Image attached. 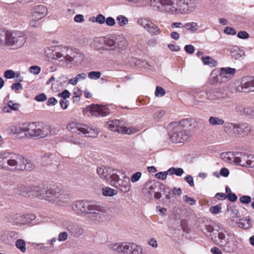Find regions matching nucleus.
Here are the masks:
<instances>
[{"label":"nucleus","mask_w":254,"mask_h":254,"mask_svg":"<svg viewBox=\"0 0 254 254\" xmlns=\"http://www.w3.org/2000/svg\"><path fill=\"white\" fill-rule=\"evenodd\" d=\"M138 131V129L133 127H127L121 125L120 129H119L120 133L130 134L135 133Z\"/></svg>","instance_id":"c9c22d12"},{"label":"nucleus","mask_w":254,"mask_h":254,"mask_svg":"<svg viewBox=\"0 0 254 254\" xmlns=\"http://www.w3.org/2000/svg\"><path fill=\"white\" fill-rule=\"evenodd\" d=\"M29 70L32 74L38 75L41 71V67L38 65H32L29 67Z\"/></svg>","instance_id":"de8ad7c7"},{"label":"nucleus","mask_w":254,"mask_h":254,"mask_svg":"<svg viewBox=\"0 0 254 254\" xmlns=\"http://www.w3.org/2000/svg\"><path fill=\"white\" fill-rule=\"evenodd\" d=\"M7 31H4L0 29V46H6Z\"/></svg>","instance_id":"a19ab883"},{"label":"nucleus","mask_w":254,"mask_h":254,"mask_svg":"<svg viewBox=\"0 0 254 254\" xmlns=\"http://www.w3.org/2000/svg\"><path fill=\"white\" fill-rule=\"evenodd\" d=\"M105 17L102 14H99L97 15L95 18V22L97 23L102 24L105 22Z\"/></svg>","instance_id":"e2e57ef3"},{"label":"nucleus","mask_w":254,"mask_h":254,"mask_svg":"<svg viewBox=\"0 0 254 254\" xmlns=\"http://www.w3.org/2000/svg\"><path fill=\"white\" fill-rule=\"evenodd\" d=\"M6 157L5 158L6 164L10 167L27 170L32 168V165L19 154L8 151V154Z\"/></svg>","instance_id":"0eeeda50"},{"label":"nucleus","mask_w":254,"mask_h":254,"mask_svg":"<svg viewBox=\"0 0 254 254\" xmlns=\"http://www.w3.org/2000/svg\"><path fill=\"white\" fill-rule=\"evenodd\" d=\"M82 91L78 87H75L73 89L72 94L73 98L76 100H79L82 95Z\"/></svg>","instance_id":"c03bdc74"},{"label":"nucleus","mask_w":254,"mask_h":254,"mask_svg":"<svg viewBox=\"0 0 254 254\" xmlns=\"http://www.w3.org/2000/svg\"><path fill=\"white\" fill-rule=\"evenodd\" d=\"M68 141L75 144V145H80L82 143V140L78 137H76L73 136H71L69 137L67 139Z\"/></svg>","instance_id":"49530a36"},{"label":"nucleus","mask_w":254,"mask_h":254,"mask_svg":"<svg viewBox=\"0 0 254 254\" xmlns=\"http://www.w3.org/2000/svg\"><path fill=\"white\" fill-rule=\"evenodd\" d=\"M236 154V152H223L220 155V158L223 161L227 163L235 164Z\"/></svg>","instance_id":"b1692460"},{"label":"nucleus","mask_w":254,"mask_h":254,"mask_svg":"<svg viewBox=\"0 0 254 254\" xmlns=\"http://www.w3.org/2000/svg\"><path fill=\"white\" fill-rule=\"evenodd\" d=\"M121 125L120 122L118 120H114L107 122L105 124V127L113 131L119 132Z\"/></svg>","instance_id":"393cba45"},{"label":"nucleus","mask_w":254,"mask_h":254,"mask_svg":"<svg viewBox=\"0 0 254 254\" xmlns=\"http://www.w3.org/2000/svg\"><path fill=\"white\" fill-rule=\"evenodd\" d=\"M206 95L207 99L213 101H220L229 98L228 90L225 87L208 91Z\"/></svg>","instance_id":"2eb2a0df"},{"label":"nucleus","mask_w":254,"mask_h":254,"mask_svg":"<svg viewBox=\"0 0 254 254\" xmlns=\"http://www.w3.org/2000/svg\"><path fill=\"white\" fill-rule=\"evenodd\" d=\"M102 194L106 196H113L118 194V191L116 190L107 187L102 189Z\"/></svg>","instance_id":"f704fd0d"},{"label":"nucleus","mask_w":254,"mask_h":254,"mask_svg":"<svg viewBox=\"0 0 254 254\" xmlns=\"http://www.w3.org/2000/svg\"><path fill=\"white\" fill-rule=\"evenodd\" d=\"M128 46V40L124 37H120L117 41L111 37H96L91 44L93 49L102 53L105 51L111 53L116 50L119 51L125 50Z\"/></svg>","instance_id":"20e7f679"},{"label":"nucleus","mask_w":254,"mask_h":254,"mask_svg":"<svg viewBox=\"0 0 254 254\" xmlns=\"http://www.w3.org/2000/svg\"><path fill=\"white\" fill-rule=\"evenodd\" d=\"M239 127H240L239 125L237 124L233 123H227L225 125V130L226 132H230L233 129L238 128Z\"/></svg>","instance_id":"37998d69"},{"label":"nucleus","mask_w":254,"mask_h":254,"mask_svg":"<svg viewBox=\"0 0 254 254\" xmlns=\"http://www.w3.org/2000/svg\"><path fill=\"white\" fill-rule=\"evenodd\" d=\"M48 133V128L47 127H40L38 123H35L32 137L42 138L47 136Z\"/></svg>","instance_id":"5701e85b"},{"label":"nucleus","mask_w":254,"mask_h":254,"mask_svg":"<svg viewBox=\"0 0 254 254\" xmlns=\"http://www.w3.org/2000/svg\"><path fill=\"white\" fill-rule=\"evenodd\" d=\"M231 56L236 60L240 59L245 57V52L237 46H233L230 49Z\"/></svg>","instance_id":"a878e982"},{"label":"nucleus","mask_w":254,"mask_h":254,"mask_svg":"<svg viewBox=\"0 0 254 254\" xmlns=\"http://www.w3.org/2000/svg\"><path fill=\"white\" fill-rule=\"evenodd\" d=\"M137 23L152 35H158L161 33L160 29L148 18H139L137 20Z\"/></svg>","instance_id":"ddd939ff"},{"label":"nucleus","mask_w":254,"mask_h":254,"mask_svg":"<svg viewBox=\"0 0 254 254\" xmlns=\"http://www.w3.org/2000/svg\"><path fill=\"white\" fill-rule=\"evenodd\" d=\"M15 245L16 248L18 249L21 253L24 254L26 252L27 248L25 240L21 239H17L15 242Z\"/></svg>","instance_id":"473e14b6"},{"label":"nucleus","mask_w":254,"mask_h":254,"mask_svg":"<svg viewBox=\"0 0 254 254\" xmlns=\"http://www.w3.org/2000/svg\"><path fill=\"white\" fill-rule=\"evenodd\" d=\"M118 25L120 27H124L128 23V18L124 15H119L116 18Z\"/></svg>","instance_id":"58836bf2"},{"label":"nucleus","mask_w":254,"mask_h":254,"mask_svg":"<svg viewBox=\"0 0 254 254\" xmlns=\"http://www.w3.org/2000/svg\"><path fill=\"white\" fill-rule=\"evenodd\" d=\"M15 72L11 69L7 70L4 72V76L6 78L11 79L15 77Z\"/></svg>","instance_id":"864d4df0"},{"label":"nucleus","mask_w":254,"mask_h":254,"mask_svg":"<svg viewBox=\"0 0 254 254\" xmlns=\"http://www.w3.org/2000/svg\"><path fill=\"white\" fill-rule=\"evenodd\" d=\"M48 13V9L46 6L44 4H36L31 7L29 15L42 19L46 16Z\"/></svg>","instance_id":"aec40b11"},{"label":"nucleus","mask_w":254,"mask_h":254,"mask_svg":"<svg viewBox=\"0 0 254 254\" xmlns=\"http://www.w3.org/2000/svg\"><path fill=\"white\" fill-rule=\"evenodd\" d=\"M39 197L58 206L65 207L70 200L69 195L57 188L42 189L30 187L29 197Z\"/></svg>","instance_id":"7ed1b4c3"},{"label":"nucleus","mask_w":254,"mask_h":254,"mask_svg":"<svg viewBox=\"0 0 254 254\" xmlns=\"http://www.w3.org/2000/svg\"><path fill=\"white\" fill-rule=\"evenodd\" d=\"M220 70L223 73L226 74L227 75H230L231 78L232 77L236 72L235 68L229 67H222L221 68Z\"/></svg>","instance_id":"79ce46f5"},{"label":"nucleus","mask_w":254,"mask_h":254,"mask_svg":"<svg viewBox=\"0 0 254 254\" xmlns=\"http://www.w3.org/2000/svg\"><path fill=\"white\" fill-rule=\"evenodd\" d=\"M6 46L11 47L14 49L22 47L26 43V36L19 31H7Z\"/></svg>","instance_id":"9d476101"},{"label":"nucleus","mask_w":254,"mask_h":254,"mask_svg":"<svg viewBox=\"0 0 254 254\" xmlns=\"http://www.w3.org/2000/svg\"><path fill=\"white\" fill-rule=\"evenodd\" d=\"M87 78V75L85 73H81L77 74L74 77L68 80V84L72 85H76L79 82L85 80Z\"/></svg>","instance_id":"cd10ccee"},{"label":"nucleus","mask_w":254,"mask_h":254,"mask_svg":"<svg viewBox=\"0 0 254 254\" xmlns=\"http://www.w3.org/2000/svg\"><path fill=\"white\" fill-rule=\"evenodd\" d=\"M210 82L211 84L223 83L220 73L216 70H213L210 76Z\"/></svg>","instance_id":"7c9ffc66"},{"label":"nucleus","mask_w":254,"mask_h":254,"mask_svg":"<svg viewBox=\"0 0 254 254\" xmlns=\"http://www.w3.org/2000/svg\"><path fill=\"white\" fill-rule=\"evenodd\" d=\"M184 28L190 32L195 33L199 29V25L195 22H189L184 25Z\"/></svg>","instance_id":"c85d7f7f"},{"label":"nucleus","mask_w":254,"mask_h":254,"mask_svg":"<svg viewBox=\"0 0 254 254\" xmlns=\"http://www.w3.org/2000/svg\"><path fill=\"white\" fill-rule=\"evenodd\" d=\"M70 96V93L66 89L64 90L62 92L58 94V96L63 98V99L65 100Z\"/></svg>","instance_id":"bf43d9fd"},{"label":"nucleus","mask_w":254,"mask_h":254,"mask_svg":"<svg viewBox=\"0 0 254 254\" xmlns=\"http://www.w3.org/2000/svg\"><path fill=\"white\" fill-rule=\"evenodd\" d=\"M155 10L169 15H184L195 9L193 0H147Z\"/></svg>","instance_id":"f257e3e1"},{"label":"nucleus","mask_w":254,"mask_h":254,"mask_svg":"<svg viewBox=\"0 0 254 254\" xmlns=\"http://www.w3.org/2000/svg\"><path fill=\"white\" fill-rule=\"evenodd\" d=\"M235 164L242 167H254V155L246 152H236Z\"/></svg>","instance_id":"9b49d317"},{"label":"nucleus","mask_w":254,"mask_h":254,"mask_svg":"<svg viewBox=\"0 0 254 254\" xmlns=\"http://www.w3.org/2000/svg\"><path fill=\"white\" fill-rule=\"evenodd\" d=\"M83 114L88 116H106L110 113L109 107L106 106H100L98 105H91L83 111Z\"/></svg>","instance_id":"f8f14e48"},{"label":"nucleus","mask_w":254,"mask_h":254,"mask_svg":"<svg viewBox=\"0 0 254 254\" xmlns=\"http://www.w3.org/2000/svg\"><path fill=\"white\" fill-rule=\"evenodd\" d=\"M66 128L71 133L78 134L82 133L88 137H95L99 134L98 128L90 127L85 124L75 122L69 123L67 125Z\"/></svg>","instance_id":"6e6552de"},{"label":"nucleus","mask_w":254,"mask_h":254,"mask_svg":"<svg viewBox=\"0 0 254 254\" xmlns=\"http://www.w3.org/2000/svg\"><path fill=\"white\" fill-rule=\"evenodd\" d=\"M8 105L9 106L11 111V110L17 111V110H18L19 107V104L14 103L12 101H9L8 102Z\"/></svg>","instance_id":"338daca9"},{"label":"nucleus","mask_w":254,"mask_h":254,"mask_svg":"<svg viewBox=\"0 0 254 254\" xmlns=\"http://www.w3.org/2000/svg\"><path fill=\"white\" fill-rule=\"evenodd\" d=\"M165 114V112L164 110H158L154 113V118L155 120H159L162 117L164 116Z\"/></svg>","instance_id":"0e129e2a"},{"label":"nucleus","mask_w":254,"mask_h":254,"mask_svg":"<svg viewBox=\"0 0 254 254\" xmlns=\"http://www.w3.org/2000/svg\"><path fill=\"white\" fill-rule=\"evenodd\" d=\"M110 185L124 193L128 192L131 188V184L129 178L125 175L123 179H120L118 174H117V178L114 179L112 181H111Z\"/></svg>","instance_id":"4468645a"},{"label":"nucleus","mask_w":254,"mask_h":254,"mask_svg":"<svg viewBox=\"0 0 254 254\" xmlns=\"http://www.w3.org/2000/svg\"><path fill=\"white\" fill-rule=\"evenodd\" d=\"M203 64L211 67H214L217 65V62L209 56H202L201 58Z\"/></svg>","instance_id":"c756f323"},{"label":"nucleus","mask_w":254,"mask_h":254,"mask_svg":"<svg viewBox=\"0 0 254 254\" xmlns=\"http://www.w3.org/2000/svg\"><path fill=\"white\" fill-rule=\"evenodd\" d=\"M67 236L68 235L66 232H61L58 235L57 240L60 242L65 241L67 239Z\"/></svg>","instance_id":"4d7b16f0"},{"label":"nucleus","mask_w":254,"mask_h":254,"mask_svg":"<svg viewBox=\"0 0 254 254\" xmlns=\"http://www.w3.org/2000/svg\"><path fill=\"white\" fill-rule=\"evenodd\" d=\"M208 121L213 126L222 125L224 123V121L222 118L213 116L209 117Z\"/></svg>","instance_id":"ea45409f"},{"label":"nucleus","mask_w":254,"mask_h":254,"mask_svg":"<svg viewBox=\"0 0 254 254\" xmlns=\"http://www.w3.org/2000/svg\"><path fill=\"white\" fill-rule=\"evenodd\" d=\"M8 154L7 151H0V168L5 169L7 168V165L5 163V158H6Z\"/></svg>","instance_id":"e433bc0d"},{"label":"nucleus","mask_w":254,"mask_h":254,"mask_svg":"<svg viewBox=\"0 0 254 254\" xmlns=\"http://www.w3.org/2000/svg\"><path fill=\"white\" fill-rule=\"evenodd\" d=\"M101 75V73L100 71H92L88 73V77L92 80H97L99 79Z\"/></svg>","instance_id":"a18cd8bd"},{"label":"nucleus","mask_w":254,"mask_h":254,"mask_svg":"<svg viewBox=\"0 0 254 254\" xmlns=\"http://www.w3.org/2000/svg\"><path fill=\"white\" fill-rule=\"evenodd\" d=\"M47 96L45 93H41L35 97L34 99L37 102H44L47 100Z\"/></svg>","instance_id":"680f3d73"},{"label":"nucleus","mask_w":254,"mask_h":254,"mask_svg":"<svg viewBox=\"0 0 254 254\" xmlns=\"http://www.w3.org/2000/svg\"><path fill=\"white\" fill-rule=\"evenodd\" d=\"M30 187L21 186L18 187L17 192L21 195L24 196H29Z\"/></svg>","instance_id":"4c0bfd02"},{"label":"nucleus","mask_w":254,"mask_h":254,"mask_svg":"<svg viewBox=\"0 0 254 254\" xmlns=\"http://www.w3.org/2000/svg\"><path fill=\"white\" fill-rule=\"evenodd\" d=\"M224 32L228 35H234L236 34V30L231 27H226L224 29Z\"/></svg>","instance_id":"052dcab7"},{"label":"nucleus","mask_w":254,"mask_h":254,"mask_svg":"<svg viewBox=\"0 0 254 254\" xmlns=\"http://www.w3.org/2000/svg\"><path fill=\"white\" fill-rule=\"evenodd\" d=\"M97 173L100 178L106 180L110 184L111 181L117 178L118 171L109 167L102 166L97 167Z\"/></svg>","instance_id":"dca6fc26"},{"label":"nucleus","mask_w":254,"mask_h":254,"mask_svg":"<svg viewBox=\"0 0 254 254\" xmlns=\"http://www.w3.org/2000/svg\"><path fill=\"white\" fill-rule=\"evenodd\" d=\"M107 25L109 26H114L116 24V21L112 17H108L105 19V22Z\"/></svg>","instance_id":"69168bd1"},{"label":"nucleus","mask_w":254,"mask_h":254,"mask_svg":"<svg viewBox=\"0 0 254 254\" xmlns=\"http://www.w3.org/2000/svg\"><path fill=\"white\" fill-rule=\"evenodd\" d=\"M50 50L52 51L53 58L62 61L67 51V49L66 47L62 46L57 47L51 46L50 47L47 48L45 50V54L49 58L50 57V55L48 53V51Z\"/></svg>","instance_id":"a211bd4d"},{"label":"nucleus","mask_w":254,"mask_h":254,"mask_svg":"<svg viewBox=\"0 0 254 254\" xmlns=\"http://www.w3.org/2000/svg\"><path fill=\"white\" fill-rule=\"evenodd\" d=\"M222 207L220 205H216L210 207V211L214 214H217L220 213Z\"/></svg>","instance_id":"603ef678"},{"label":"nucleus","mask_w":254,"mask_h":254,"mask_svg":"<svg viewBox=\"0 0 254 254\" xmlns=\"http://www.w3.org/2000/svg\"><path fill=\"white\" fill-rule=\"evenodd\" d=\"M236 90L239 92H249L254 91V77H244L241 79L240 85Z\"/></svg>","instance_id":"6ab92c4d"},{"label":"nucleus","mask_w":254,"mask_h":254,"mask_svg":"<svg viewBox=\"0 0 254 254\" xmlns=\"http://www.w3.org/2000/svg\"><path fill=\"white\" fill-rule=\"evenodd\" d=\"M167 173L166 171L160 172L155 174V177L160 180H165L167 177Z\"/></svg>","instance_id":"5fc2aeb1"},{"label":"nucleus","mask_w":254,"mask_h":254,"mask_svg":"<svg viewBox=\"0 0 254 254\" xmlns=\"http://www.w3.org/2000/svg\"><path fill=\"white\" fill-rule=\"evenodd\" d=\"M24 123H19L10 126L8 128L9 134L18 138H24Z\"/></svg>","instance_id":"412c9836"},{"label":"nucleus","mask_w":254,"mask_h":254,"mask_svg":"<svg viewBox=\"0 0 254 254\" xmlns=\"http://www.w3.org/2000/svg\"><path fill=\"white\" fill-rule=\"evenodd\" d=\"M109 248L120 254H141L143 251L140 246L130 242L113 243L109 245Z\"/></svg>","instance_id":"423d86ee"},{"label":"nucleus","mask_w":254,"mask_h":254,"mask_svg":"<svg viewBox=\"0 0 254 254\" xmlns=\"http://www.w3.org/2000/svg\"><path fill=\"white\" fill-rule=\"evenodd\" d=\"M35 218V216L32 214L24 215L16 214L14 216L13 223L15 224L24 225L31 223Z\"/></svg>","instance_id":"4be33fe9"},{"label":"nucleus","mask_w":254,"mask_h":254,"mask_svg":"<svg viewBox=\"0 0 254 254\" xmlns=\"http://www.w3.org/2000/svg\"><path fill=\"white\" fill-rule=\"evenodd\" d=\"M239 227L245 229H248L252 227L251 219L249 217H246L245 219L240 220L238 223Z\"/></svg>","instance_id":"2f4dec72"},{"label":"nucleus","mask_w":254,"mask_h":254,"mask_svg":"<svg viewBox=\"0 0 254 254\" xmlns=\"http://www.w3.org/2000/svg\"><path fill=\"white\" fill-rule=\"evenodd\" d=\"M240 201L243 204H249L252 201V198L248 195H243L239 198Z\"/></svg>","instance_id":"6e6d98bb"},{"label":"nucleus","mask_w":254,"mask_h":254,"mask_svg":"<svg viewBox=\"0 0 254 254\" xmlns=\"http://www.w3.org/2000/svg\"><path fill=\"white\" fill-rule=\"evenodd\" d=\"M213 227L210 225H206L202 232L215 243H219L223 250L226 253H232L236 248L238 243L236 236L232 231L226 228L218 226L213 233Z\"/></svg>","instance_id":"f03ea898"},{"label":"nucleus","mask_w":254,"mask_h":254,"mask_svg":"<svg viewBox=\"0 0 254 254\" xmlns=\"http://www.w3.org/2000/svg\"><path fill=\"white\" fill-rule=\"evenodd\" d=\"M73 210L78 214H89L91 217L100 218L104 211L103 207L89 201L78 200L72 206Z\"/></svg>","instance_id":"39448f33"},{"label":"nucleus","mask_w":254,"mask_h":254,"mask_svg":"<svg viewBox=\"0 0 254 254\" xmlns=\"http://www.w3.org/2000/svg\"><path fill=\"white\" fill-rule=\"evenodd\" d=\"M165 94V90L160 86H157L155 92V95L157 97H162Z\"/></svg>","instance_id":"8fccbe9b"},{"label":"nucleus","mask_w":254,"mask_h":254,"mask_svg":"<svg viewBox=\"0 0 254 254\" xmlns=\"http://www.w3.org/2000/svg\"><path fill=\"white\" fill-rule=\"evenodd\" d=\"M237 36L239 38L242 39H247L250 37L248 33L245 31H240L238 32Z\"/></svg>","instance_id":"13d9d810"},{"label":"nucleus","mask_w":254,"mask_h":254,"mask_svg":"<svg viewBox=\"0 0 254 254\" xmlns=\"http://www.w3.org/2000/svg\"><path fill=\"white\" fill-rule=\"evenodd\" d=\"M35 123H24V138L32 137Z\"/></svg>","instance_id":"bb28decb"},{"label":"nucleus","mask_w":254,"mask_h":254,"mask_svg":"<svg viewBox=\"0 0 254 254\" xmlns=\"http://www.w3.org/2000/svg\"><path fill=\"white\" fill-rule=\"evenodd\" d=\"M157 183L156 181L151 180L147 182L145 185L144 190L145 195L149 198H152L153 195L155 199H159L161 197V194L159 191H156Z\"/></svg>","instance_id":"f3484780"},{"label":"nucleus","mask_w":254,"mask_h":254,"mask_svg":"<svg viewBox=\"0 0 254 254\" xmlns=\"http://www.w3.org/2000/svg\"><path fill=\"white\" fill-rule=\"evenodd\" d=\"M185 51L189 54H192L194 52V47L191 45H186L184 47Z\"/></svg>","instance_id":"774afa93"},{"label":"nucleus","mask_w":254,"mask_h":254,"mask_svg":"<svg viewBox=\"0 0 254 254\" xmlns=\"http://www.w3.org/2000/svg\"><path fill=\"white\" fill-rule=\"evenodd\" d=\"M29 26L31 28H37L40 26L41 19H38V18H35L29 15Z\"/></svg>","instance_id":"72a5a7b5"},{"label":"nucleus","mask_w":254,"mask_h":254,"mask_svg":"<svg viewBox=\"0 0 254 254\" xmlns=\"http://www.w3.org/2000/svg\"><path fill=\"white\" fill-rule=\"evenodd\" d=\"M142 176V174L140 172H137L131 176L130 181L132 183H135L139 180Z\"/></svg>","instance_id":"3c124183"},{"label":"nucleus","mask_w":254,"mask_h":254,"mask_svg":"<svg viewBox=\"0 0 254 254\" xmlns=\"http://www.w3.org/2000/svg\"><path fill=\"white\" fill-rule=\"evenodd\" d=\"M183 199L184 202L190 205H195L196 203L195 199L192 197L188 196L187 195L183 196Z\"/></svg>","instance_id":"09e8293b"},{"label":"nucleus","mask_w":254,"mask_h":254,"mask_svg":"<svg viewBox=\"0 0 254 254\" xmlns=\"http://www.w3.org/2000/svg\"><path fill=\"white\" fill-rule=\"evenodd\" d=\"M190 127L188 120L182 121L176 130L170 136L171 141L173 143H181L188 140L190 135L187 129Z\"/></svg>","instance_id":"1a4fd4ad"}]
</instances>
